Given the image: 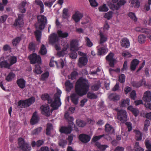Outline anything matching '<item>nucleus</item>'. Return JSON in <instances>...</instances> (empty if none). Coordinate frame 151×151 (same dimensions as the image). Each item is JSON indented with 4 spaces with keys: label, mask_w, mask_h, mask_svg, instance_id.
<instances>
[{
    "label": "nucleus",
    "mask_w": 151,
    "mask_h": 151,
    "mask_svg": "<svg viewBox=\"0 0 151 151\" xmlns=\"http://www.w3.org/2000/svg\"><path fill=\"white\" fill-rule=\"evenodd\" d=\"M67 144L66 141L65 140H60L59 142V144L60 146L63 147Z\"/></svg>",
    "instance_id": "nucleus-64"
},
{
    "label": "nucleus",
    "mask_w": 151,
    "mask_h": 151,
    "mask_svg": "<svg viewBox=\"0 0 151 151\" xmlns=\"http://www.w3.org/2000/svg\"><path fill=\"white\" fill-rule=\"evenodd\" d=\"M88 61V60L86 57H81L78 59V65L79 67L82 68L87 64Z\"/></svg>",
    "instance_id": "nucleus-11"
},
{
    "label": "nucleus",
    "mask_w": 151,
    "mask_h": 151,
    "mask_svg": "<svg viewBox=\"0 0 151 151\" xmlns=\"http://www.w3.org/2000/svg\"><path fill=\"white\" fill-rule=\"evenodd\" d=\"M42 130V128L41 127H38L33 130L32 132L33 134H37L39 133Z\"/></svg>",
    "instance_id": "nucleus-60"
},
{
    "label": "nucleus",
    "mask_w": 151,
    "mask_h": 151,
    "mask_svg": "<svg viewBox=\"0 0 151 151\" xmlns=\"http://www.w3.org/2000/svg\"><path fill=\"white\" fill-rule=\"evenodd\" d=\"M100 11L106 12L108 10V8L106 6L105 4H104L103 5L100 6L99 8Z\"/></svg>",
    "instance_id": "nucleus-54"
},
{
    "label": "nucleus",
    "mask_w": 151,
    "mask_h": 151,
    "mask_svg": "<svg viewBox=\"0 0 151 151\" xmlns=\"http://www.w3.org/2000/svg\"><path fill=\"white\" fill-rule=\"evenodd\" d=\"M87 97L90 99H95L97 98V96L95 93L89 92L87 94Z\"/></svg>",
    "instance_id": "nucleus-45"
},
{
    "label": "nucleus",
    "mask_w": 151,
    "mask_h": 151,
    "mask_svg": "<svg viewBox=\"0 0 151 151\" xmlns=\"http://www.w3.org/2000/svg\"><path fill=\"white\" fill-rule=\"evenodd\" d=\"M79 139L82 142L86 143L90 140L91 137L88 135L82 134L79 135Z\"/></svg>",
    "instance_id": "nucleus-17"
},
{
    "label": "nucleus",
    "mask_w": 151,
    "mask_h": 151,
    "mask_svg": "<svg viewBox=\"0 0 151 151\" xmlns=\"http://www.w3.org/2000/svg\"><path fill=\"white\" fill-rule=\"evenodd\" d=\"M37 22L35 24L37 29L42 30L44 29L47 24V19L46 17L43 15H40L37 17Z\"/></svg>",
    "instance_id": "nucleus-3"
},
{
    "label": "nucleus",
    "mask_w": 151,
    "mask_h": 151,
    "mask_svg": "<svg viewBox=\"0 0 151 151\" xmlns=\"http://www.w3.org/2000/svg\"><path fill=\"white\" fill-rule=\"evenodd\" d=\"M145 143L146 148L148 149V150L151 149V143L149 140L146 139L145 141Z\"/></svg>",
    "instance_id": "nucleus-56"
},
{
    "label": "nucleus",
    "mask_w": 151,
    "mask_h": 151,
    "mask_svg": "<svg viewBox=\"0 0 151 151\" xmlns=\"http://www.w3.org/2000/svg\"><path fill=\"white\" fill-rule=\"evenodd\" d=\"M126 2V1L125 0H120L116 4V9L117 10L121 6L124 5Z\"/></svg>",
    "instance_id": "nucleus-48"
},
{
    "label": "nucleus",
    "mask_w": 151,
    "mask_h": 151,
    "mask_svg": "<svg viewBox=\"0 0 151 151\" xmlns=\"http://www.w3.org/2000/svg\"><path fill=\"white\" fill-rule=\"evenodd\" d=\"M104 136V135H100L95 136L93 138L92 140L93 142H96V141L99 140L102 137H103Z\"/></svg>",
    "instance_id": "nucleus-62"
},
{
    "label": "nucleus",
    "mask_w": 151,
    "mask_h": 151,
    "mask_svg": "<svg viewBox=\"0 0 151 151\" xmlns=\"http://www.w3.org/2000/svg\"><path fill=\"white\" fill-rule=\"evenodd\" d=\"M113 14V13L111 11L105 14L104 17L108 19H109L112 17Z\"/></svg>",
    "instance_id": "nucleus-58"
},
{
    "label": "nucleus",
    "mask_w": 151,
    "mask_h": 151,
    "mask_svg": "<svg viewBox=\"0 0 151 151\" xmlns=\"http://www.w3.org/2000/svg\"><path fill=\"white\" fill-rule=\"evenodd\" d=\"M57 92L55 95V99L53 102L51 103V106L54 109H58V107L61 105V103L60 101V97L62 93L61 91L59 89L57 88Z\"/></svg>",
    "instance_id": "nucleus-2"
},
{
    "label": "nucleus",
    "mask_w": 151,
    "mask_h": 151,
    "mask_svg": "<svg viewBox=\"0 0 151 151\" xmlns=\"http://www.w3.org/2000/svg\"><path fill=\"white\" fill-rule=\"evenodd\" d=\"M29 58L32 64H35L36 63L39 64L41 63V59L40 57L35 53H33L30 55Z\"/></svg>",
    "instance_id": "nucleus-8"
},
{
    "label": "nucleus",
    "mask_w": 151,
    "mask_h": 151,
    "mask_svg": "<svg viewBox=\"0 0 151 151\" xmlns=\"http://www.w3.org/2000/svg\"><path fill=\"white\" fill-rule=\"evenodd\" d=\"M48 39L50 44L52 45H55V47L56 50H59L60 49L59 45L56 44L59 41V37L57 34L55 33L52 34L49 36Z\"/></svg>",
    "instance_id": "nucleus-4"
},
{
    "label": "nucleus",
    "mask_w": 151,
    "mask_h": 151,
    "mask_svg": "<svg viewBox=\"0 0 151 151\" xmlns=\"http://www.w3.org/2000/svg\"><path fill=\"white\" fill-rule=\"evenodd\" d=\"M132 86L134 87H139L142 85H146V83L144 79H142L139 82L135 81L132 83Z\"/></svg>",
    "instance_id": "nucleus-24"
},
{
    "label": "nucleus",
    "mask_w": 151,
    "mask_h": 151,
    "mask_svg": "<svg viewBox=\"0 0 151 151\" xmlns=\"http://www.w3.org/2000/svg\"><path fill=\"white\" fill-rule=\"evenodd\" d=\"M65 118L68 121L70 122V124L72 125H73V121L74 120V119L73 117L70 116L68 112H66L65 114Z\"/></svg>",
    "instance_id": "nucleus-34"
},
{
    "label": "nucleus",
    "mask_w": 151,
    "mask_h": 151,
    "mask_svg": "<svg viewBox=\"0 0 151 151\" xmlns=\"http://www.w3.org/2000/svg\"><path fill=\"white\" fill-rule=\"evenodd\" d=\"M17 83L19 86L21 88L23 89L25 87L26 81L23 79H18Z\"/></svg>",
    "instance_id": "nucleus-26"
},
{
    "label": "nucleus",
    "mask_w": 151,
    "mask_h": 151,
    "mask_svg": "<svg viewBox=\"0 0 151 151\" xmlns=\"http://www.w3.org/2000/svg\"><path fill=\"white\" fill-rule=\"evenodd\" d=\"M117 111V119L122 123H124L127 120V115L126 111L123 109H116Z\"/></svg>",
    "instance_id": "nucleus-5"
},
{
    "label": "nucleus",
    "mask_w": 151,
    "mask_h": 151,
    "mask_svg": "<svg viewBox=\"0 0 151 151\" xmlns=\"http://www.w3.org/2000/svg\"><path fill=\"white\" fill-rule=\"evenodd\" d=\"M78 125L80 127H83L86 125V123L85 122L80 120H77L76 121Z\"/></svg>",
    "instance_id": "nucleus-52"
},
{
    "label": "nucleus",
    "mask_w": 151,
    "mask_h": 151,
    "mask_svg": "<svg viewBox=\"0 0 151 151\" xmlns=\"http://www.w3.org/2000/svg\"><path fill=\"white\" fill-rule=\"evenodd\" d=\"M35 101V98L32 97L28 99L23 101H19L18 102V106L19 107H25L29 106Z\"/></svg>",
    "instance_id": "nucleus-7"
},
{
    "label": "nucleus",
    "mask_w": 151,
    "mask_h": 151,
    "mask_svg": "<svg viewBox=\"0 0 151 151\" xmlns=\"http://www.w3.org/2000/svg\"><path fill=\"white\" fill-rule=\"evenodd\" d=\"M18 141L19 147L22 150L24 151H30L31 150V147L29 144L25 142L23 138H19Z\"/></svg>",
    "instance_id": "nucleus-6"
},
{
    "label": "nucleus",
    "mask_w": 151,
    "mask_h": 151,
    "mask_svg": "<svg viewBox=\"0 0 151 151\" xmlns=\"http://www.w3.org/2000/svg\"><path fill=\"white\" fill-rule=\"evenodd\" d=\"M120 44L122 47L125 48L129 47L130 45L129 40L126 37L123 38L121 40Z\"/></svg>",
    "instance_id": "nucleus-15"
},
{
    "label": "nucleus",
    "mask_w": 151,
    "mask_h": 151,
    "mask_svg": "<svg viewBox=\"0 0 151 151\" xmlns=\"http://www.w3.org/2000/svg\"><path fill=\"white\" fill-rule=\"evenodd\" d=\"M3 56L0 58V67L1 68H4L9 69L10 66L7 61L4 60Z\"/></svg>",
    "instance_id": "nucleus-13"
},
{
    "label": "nucleus",
    "mask_w": 151,
    "mask_h": 151,
    "mask_svg": "<svg viewBox=\"0 0 151 151\" xmlns=\"http://www.w3.org/2000/svg\"><path fill=\"white\" fill-rule=\"evenodd\" d=\"M136 134V140L137 141L141 140L142 139V133L139 131L134 130Z\"/></svg>",
    "instance_id": "nucleus-41"
},
{
    "label": "nucleus",
    "mask_w": 151,
    "mask_h": 151,
    "mask_svg": "<svg viewBox=\"0 0 151 151\" xmlns=\"http://www.w3.org/2000/svg\"><path fill=\"white\" fill-rule=\"evenodd\" d=\"M119 80L121 83L124 82L125 80V76L124 74H121L119 77Z\"/></svg>",
    "instance_id": "nucleus-59"
},
{
    "label": "nucleus",
    "mask_w": 151,
    "mask_h": 151,
    "mask_svg": "<svg viewBox=\"0 0 151 151\" xmlns=\"http://www.w3.org/2000/svg\"><path fill=\"white\" fill-rule=\"evenodd\" d=\"M15 76L14 74L12 72H10L6 77L5 80L8 82H10L14 79Z\"/></svg>",
    "instance_id": "nucleus-31"
},
{
    "label": "nucleus",
    "mask_w": 151,
    "mask_h": 151,
    "mask_svg": "<svg viewBox=\"0 0 151 151\" xmlns=\"http://www.w3.org/2000/svg\"><path fill=\"white\" fill-rule=\"evenodd\" d=\"M131 4L132 7L137 8L139 6L140 3L138 0H132Z\"/></svg>",
    "instance_id": "nucleus-40"
},
{
    "label": "nucleus",
    "mask_w": 151,
    "mask_h": 151,
    "mask_svg": "<svg viewBox=\"0 0 151 151\" xmlns=\"http://www.w3.org/2000/svg\"><path fill=\"white\" fill-rule=\"evenodd\" d=\"M99 35L100 37L99 44H103L107 41V36L104 34L101 31H100Z\"/></svg>",
    "instance_id": "nucleus-21"
},
{
    "label": "nucleus",
    "mask_w": 151,
    "mask_h": 151,
    "mask_svg": "<svg viewBox=\"0 0 151 151\" xmlns=\"http://www.w3.org/2000/svg\"><path fill=\"white\" fill-rule=\"evenodd\" d=\"M39 120V118L38 116L37 112H35L33 114L31 122L32 124H34L37 123Z\"/></svg>",
    "instance_id": "nucleus-25"
},
{
    "label": "nucleus",
    "mask_w": 151,
    "mask_h": 151,
    "mask_svg": "<svg viewBox=\"0 0 151 151\" xmlns=\"http://www.w3.org/2000/svg\"><path fill=\"white\" fill-rule=\"evenodd\" d=\"M26 4V2L22 1L19 6V11L22 13H24L26 12V9L24 7Z\"/></svg>",
    "instance_id": "nucleus-32"
},
{
    "label": "nucleus",
    "mask_w": 151,
    "mask_h": 151,
    "mask_svg": "<svg viewBox=\"0 0 151 151\" xmlns=\"http://www.w3.org/2000/svg\"><path fill=\"white\" fill-rule=\"evenodd\" d=\"M24 15L23 14H19L18 15V17L16 19L14 24V26H18L19 27H22L23 26L24 24L23 17Z\"/></svg>",
    "instance_id": "nucleus-10"
},
{
    "label": "nucleus",
    "mask_w": 151,
    "mask_h": 151,
    "mask_svg": "<svg viewBox=\"0 0 151 151\" xmlns=\"http://www.w3.org/2000/svg\"><path fill=\"white\" fill-rule=\"evenodd\" d=\"M146 39V37L143 35H139L138 38L139 42L140 43H143L145 42Z\"/></svg>",
    "instance_id": "nucleus-43"
},
{
    "label": "nucleus",
    "mask_w": 151,
    "mask_h": 151,
    "mask_svg": "<svg viewBox=\"0 0 151 151\" xmlns=\"http://www.w3.org/2000/svg\"><path fill=\"white\" fill-rule=\"evenodd\" d=\"M125 125L128 128V131L130 132L131 131L132 128V124L130 122H127L125 123Z\"/></svg>",
    "instance_id": "nucleus-61"
},
{
    "label": "nucleus",
    "mask_w": 151,
    "mask_h": 151,
    "mask_svg": "<svg viewBox=\"0 0 151 151\" xmlns=\"http://www.w3.org/2000/svg\"><path fill=\"white\" fill-rule=\"evenodd\" d=\"M42 113L46 116H49L50 115V108L47 105H42L40 107Z\"/></svg>",
    "instance_id": "nucleus-12"
},
{
    "label": "nucleus",
    "mask_w": 151,
    "mask_h": 151,
    "mask_svg": "<svg viewBox=\"0 0 151 151\" xmlns=\"http://www.w3.org/2000/svg\"><path fill=\"white\" fill-rule=\"evenodd\" d=\"M53 130V126L51 124H47V128L46 129V134L47 135H50L51 132Z\"/></svg>",
    "instance_id": "nucleus-39"
},
{
    "label": "nucleus",
    "mask_w": 151,
    "mask_h": 151,
    "mask_svg": "<svg viewBox=\"0 0 151 151\" xmlns=\"http://www.w3.org/2000/svg\"><path fill=\"white\" fill-rule=\"evenodd\" d=\"M83 17V14L79 12H76L73 16V18L75 22L80 21Z\"/></svg>",
    "instance_id": "nucleus-20"
},
{
    "label": "nucleus",
    "mask_w": 151,
    "mask_h": 151,
    "mask_svg": "<svg viewBox=\"0 0 151 151\" xmlns=\"http://www.w3.org/2000/svg\"><path fill=\"white\" fill-rule=\"evenodd\" d=\"M128 16L132 19L133 20L134 22H136L137 20V18L136 17L134 13L130 12L128 14Z\"/></svg>",
    "instance_id": "nucleus-53"
},
{
    "label": "nucleus",
    "mask_w": 151,
    "mask_h": 151,
    "mask_svg": "<svg viewBox=\"0 0 151 151\" xmlns=\"http://www.w3.org/2000/svg\"><path fill=\"white\" fill-rule=\"evenodd\" d=\"M98 54L99 55H104L107 53L108 51V49L105 46L101 47L100 45L97 47Z\"/></svg>",
    "instance_id": "nucleus-19"
},
{
    "label": "nucleus",
    "mask_w": 151,
    "mask_h": 151,
    "mask_svg": "<svg viewBox=\"0 0 151 151\" xmlns=\"http://www.w3.org/2000/svg\"><path fill=\"white\" fill-rule=\"evenodd\" d=\"M66 87V90L67 92H69L71 89L73 88V85L72 83H70L68 80H67L65 84Z\"/></svg>",
    "instance_id": "nucleus-30"
},
{
    "label": "nucleus",
    "mask_w": 151,
    "mask_h": 151,
    "mask_svg": "<svg viewBox=\"0 0 151 151\" xmlns=\"http://www.w3.org/2000/svg\"><path fill=\"white\" fill-rule=\"evenodd\" d=\"M70 50L72 51H76L78 50V44L77 42L73 40L70 43Z\"/></svg>",
    "instance_id": "nucleus-16"
},
{
    "label": "nucleus",
    "mask_w": 151,
    "mask_h": 151,
    "mask_svg": "<svg viewBox=\"0 0 151 151\" xmlns=\"http://www.w3.org/2000/svg\"><path fill=\"white\" fill-rule=\"evenodd\" d=\"M100 82L99 81H97L96 83L92 86V89L94 91H97L100 87Z\"/></svg>",
    "instance_id": "nucleus-44"
},
{
    "label": "nucleus",
    "mask_w": 151,
    "mask_h": 151,
    "mask_svg": "<svg viewBox=\"0 0 151 151\" xmlns=\"http://www.w3.org/2000/svg\"><path fill=\"white\" fill-rule=\"evenodd\" d=\"M55 63H56L58 68L61 67L62 68H63L65 65V63L63 60L61 59L59 60V62L58 64V63L57 62H55Z\"/></svg>",
    "instance_id": "nucleus-51"
},
{
    "label": "nucleus",
    "mask_w": 151,
    "mask_h": 151,
    "mask_svg": "<svg viewBox=\"0 0 151 151\" xmlns=\"http://www.w3.org/2000/svg\"><path fill=\"white\" fill-rule=\"evenodd\" d=\"M135 30L137 32L145 33L148 34L151 33V30L149 29L142 28L141 27H138L135 28Z\"/></svg>",
    "instance_id": "nucleus-27"
},
{
    "label": "nucleus",
    "mask_w": 151,
    "mask_h": 151,
    "mask_svg": "<svg viewBox=\"0 0 151 151\" xmlns=\"http://www.w3.org/2000/svg\"><path fill=\"white\" fill-rule=\"evenodd\" d=\"M34 71V72L37 74H41L42 72L41 67L39 65H35V68Z\"/></svg>",
    "instance_id": "nucleus-50"
},
{
    "label": "nucleus",
    "mask_w": 151,
    "mask_h": 151,
    "mask_svg": "<svg viewBox=\"0 0 151 151\" xmlns=\"http://www.w3.org/2000/svg\"><path fill=\"white\" fill-rule=\"evenodd\" d=\"M108 98L111 100L118 101L120 99V96L116 94L112 93L109 96Z\"/></svg>",
    "instance_id": "nucleus-28"
},
{
    "label": "nucleus",
    "mask_w": 151,
    "mask_h": 151,
    "mask_svg": "<svg viewBox=\"0 0 151 151\" xmlns=\"http://www.w3.org/2000/svg\"><path fill=\"white\" fill-rule=\"evenodd\" d=\"M58 33L60 37H62L63 38H65L68 36V33L67 32H63L61 30H58Z\"/></svg>",
    "instance_id": "nucleus-46"
},
{
    "label": "nucleus",
    "mask_w": 151,
    "mask_h": 151,
    "mask_svg": "<svg viewBox=\"0 0 151 151\" xmlns=\"http://www.w3.org/2000/svg\"><path fill=\"white\" fill-rule=\"evenodd\" d=\"M105 127V132L109 134H111L114 133V128L109 124H106Z\"/></svg>",
    "instance_id": "nucleus-22"
},
{
    "label": "nucleus",
    "mask_w": 151,
    "mask_h": 151,
    "mask_svg": "<svg viewBox=\"0 0 151 151\" xmlns=\"http://www.w3.org/2000/svg\"><path fill=\"white\" fill-rule=\"evenodd\" d=\"M40 52L41 54L42 55H45L46 53L47 50L45 46L44 45H42Z\"/></svg>",
    "instance_id": "nucleus-55"
},
{
    "label": "nucleus",
    "mask_w": 151,
    "mask_h": 151,
    "mask_svg": "<svg viewBox=\"0 0 151 151\" xmlns=\"http://www.w3.org/2000/svg\"><path fill=\"white\" fill-rule=\"evenodd\" d=\"M72 130V127L71 126L68 127H63L60 129V132L61 133H64L66 134L70 133Z\"/></svg>",
    "instance_id": "nucleus-23"
},
{
    "label": "nucleus",
    "mask_w": 151,
    "mask_h": 151,
    "mask_svg": "<svg viewBox=\"0 0 151 151\" xmlns=\"http://www.w3.org/2000/svg\"><path fill=\"white\" fill-rule=\"evenodd\" d=\"M35 35L37 41L40 42L41 36V32L38 30H37L35 32Z\"/></svg>",
    "instance_id": "nucleus-47"
},
{
    "label": "nucleus",
    "mask_w": 151,
    "mask_h": 151,
    "mask_svg": "<svg viewBox=\"0 0 151 151\" xmlns=\"http://www.w3.org/2000/svg\"><path fill=\"white\" fill-rule=\"evenodd\" d=\"M114 54L111 52L106 57V60L109 62V65L111 67H113L116 62V59L114 58Z\"/></svg>",
    "instance_id": "nucleus-9"
},
{
    "label": "nucleus",
    "mask_w": 151,
    "mask_h": 151,
    "mask_svg": "<svg viewBox=\"0 0 151 151\" xmlns=\"http://www.w3.org/2000/svg\"><path fill=\"white\" fill-rule=\"evenodd\" d=\"M139 64V61L136 59L133 60L131 62V69L132 70H135L137 66Z\"/></svg>",
    "instance_id": "nucleus-33"
},
{
    "label": "nucleus",
    "mask_w": 151,
    "mask_h": 151,
    "mask_svg": "<svg viewBox=\"0 0 151 151\" xmlns=\"http://www.w3.org/2000/svg\"><path fill=\"white\" fill-rule=\"evenodd\" d=\"M22 40L21 37H17L13 39L12 41V43L14 46H16L18 45Z\"/></svg>",
    "instance_id": "nucleus-38"
},
{
    "label": "nucleus",
    "mask_w": 151,
    "mask_h": 151,
    "mask_svg": "<svg viewBox=\"0 0 151 151\" xmlns=\"http://www.w3.org/2000/svg\"><path fill=\"white\" fill-rule=\"evenodd\" d=\"M144 130L145 131H147L148 130V127L150 125V121L148 120H146L144 122Z\"/></svg>",
    "instance_id": "nucleus-49"
},
{
    "label": "nucleus",
    "mask_w": 151,
    "mask_h": 151,
    "mask_svg": "<svg viewBox=\"0 0 151 151\" xmlns=\"http://www.w3.org/2000/svg\"><path fill=\"white\" fill-rule=\"evenodd\" d=\"M6 58L10 67L17 61V58L14 56L9 55Z\"/></svg>",
    "instance_id": "nucleus-18"
},
{
    "label": "nucleus",
    "mask_w": 151,
    "mask_h": 151,
    "mask_svg": "<svg viewBox=\"0 0 151 151\" xmlns=\"http://www.w3.org/2000/svg\"><path fill=\"white\" fill-rule=\"evenodd\" d=\"M69 45L67 43H65L63 45V47L62 51L59 52L57 53V55L59 57L63 56L64 55V51H66L68 48Z\"/></svg>",
    "instance_id": "nucleus-29"
},
{
    "label": "nucleus",
    "mask_w": 151,
    "mask_h": 151,
    "mask_svg": "<svg viewBox=\"0 0 151 151\" xmlns=\"http://www.w3.org/2000/svg\"><path fill=\"white\" fill-rule=\"evenodd\" d=\"M129 99L128 98L126 99L125 100H121L120 104V106L124 107L128 106L129 104Z\"/></svg>",
    "instance_id": "nucleus-37"
},
{
    "label": "nucleus",
    "mask_w": 151,
    "mask_h": 151,
    "mask_svg": "<svg viewBox=\"0 0 151 151\" xmlns=\"http://www.w3.org/2000/svg\"><path fill=\"white\" fill-rule=\"evenodd\" d=\"M95 145L99 149L102 151L105 150L106 148L108 147V145H102L98 142H96Z\"/></svg>",
    "instance_id": "nucleus-35"
},
{
    "label": "nucleus",
    "mask_w": 151,
    "mask_h": 151,
    "mask_svg": "<svg viewBox=\"0 0 151 151\" xmlns=\"http://www.w3.org/2000/svg\"><path fill=\"white\" fill-rule=\"evenodd\" d=\"M143 101L146 102H150L151 101V92L149 91L145 92L142 98Z\"/></svg>",
    "instance_id": "nucleus-14"
},
{
    "label": "nucleus",
    "mask_w": 151,
    "mask_h": 151,
    "mask_svg": "<svg viewBox=\"0 0 151 151\" xmlns=\"http://www.w3.org/2000/svg\"><path fill=\"white\" fill-rule=\"evenodd\" d=\"M89 83L88 81L85 79L80 78L77 81L75 87L76 93H73L70 96L72 101L75 104L78 103V97L82 96L86 94L89 90Z\"/></svg>",
    "instance_id": "nucleus-1"
},
{
    "label": "nucleus",
    "mask_w": 151,
    "mask_h": 151,
    "mask_svg": "<svg viewBox=\"0 0 151 151\" xmlns=\"http://www.w3.org/2000/svg\"><path fill=\"white\" fill-rule=\"evenodd\" d=\"M86 42L87 45L89 47H91L92 46L93 43L91 41L89 38L87 37H85Z\"/></svg>",
    "instance_id": "nucleus-57"
},
{
    "label": "nucleus",
    "mask_w": 151,
    "mask_h": 151,
    "mask_svg": "<svg viewBox=\"0 0 151 151\" xmlns=\"http://www.w3.org/2000/svg\"><path fill=\"white\" fill-rule=\"evenodd\" d=\"M49 76V73L46 72L42 75L41 76V79L42 80L44 81L47 79Z\"/></svg>",
    "instance_id": "nucleus-63"
},
{
    "label": "nucleus",
    "mask_w": 151,
    "mask_h": 151,
    "mask_svg": "<svg viewBox=\"0 0 151 151\" xmlns=\"http://www.w3.org/2000/svg\"><path fill=\"white\" fill-rule=\"evenodd\" d=\"M41 99L43 100H47L48 103H51L52 102V100L50 99L48 94H45L41 96Z\"/></svg>",
    "instance_id": "nucleus-42"
},
{
    "label": "nucleus",
    "mask_w": 151,
    "mask_h": 151,
    "mask_svg": "<svg viewBox=\"0 0 151 151\" xmlns=\"http://www.w3.org/2000/svg\"><path fill=\"white\" fill-rule=\"evenodd\" d=\"M35 2L36 4L39 5L40 7V13L41 14L44 12V4L40 0H36Z\"/></svg>",
    "instance_id": "nucleus-36"
}]
</instances>
